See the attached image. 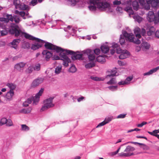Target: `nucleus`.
<instances>
[{
  "instance_id": "3c124183",
  "label": "nucleus",
  "mask_w": 159,
  "mask_h": 159,
  "mask_svg": "<svg viewBox=\"0 0 159 159\" xmlns=\"http://www.w3.org/2000/svg\"><path fill=\"white\" fill-rule=\"evenodd\" d=\"M25 12L24 11H20V12L19 15H20L22 17L23 19H25L27 18L25 16Z\"/></svg>"
},
{
  "instance_id": "0eeeda50",
  "label": "nucleus",
  "mask_w": 159,
  "mask_h": 159,
  "mask_svg": "<svg viewBox=\"0 0 159 159\" xmlns=\"http://www.w3.org/2000/svg\"><path fill=\"white\" fill-rule=\"evenodd\" d=\"M53 98L51 97L46 99L44 101V105L42 107L41 111L47 110L48 108L53 107L54 105L52 103Z\"/></svg>"
},
{
  "instance_id": "79ce46f5",
  "label": "nucleus",
  "mask_w": 159,
  "mask_h": 159,
  "mask_svg": "<svg viewBox=\"0 0 159 159\" xmlns=\"http://www.w3.org/2000/svg\"><path fill=\"white\" fill-rule=\"evenodd\" d=\"M133 79V76H128L127 77V78L125 80V81L126 82L127 85L129 84L130 83V81L132 80Z\"/></svg>"
},
{
  "instance_id": "69168bd1",
  "label": "nucleus",
  "mask_w": 159,
  "mask_h": 159,
  "mask_svg": "<svg viewBox=\"0 0 159 159\" xmlns=\"http://www.w3.org/2000/svg\"><path fill=\"white\" fill-rule=\"evenodd\" d=\"M70 2L72 4L75 5L79 2L80 1L78 0H71Z\"/></svg>"
},
{
  "instance_id": "f03ea898",
  "label": "nucleus",
  "mask_w": 159,
  "mask_h": 159,
  "mask_svg": "<svg viewBox=\"0 0 159 159\" xmlns=\"http://www.w3.org/2000/svg\"><path fill=\"white\" fill-rule=\"evenodd\" d=\"M10 33L14 34L15 36H22L24 35L25 37L30 40H41L40 39L34 37L32 35L25 32V31L21 26H19L16 24H12L9 30Z\"/></svg>"
},
{
  "instance_id": "4468645a",
  "label": "nucleus",
  "mask_w": 159,
  "mask_h": 159,
  "mask_svg": "<svg viewBox=\"0 0 159 159\" xmlns=\"http://www.w3.org/2000/svg\"><path fill=\"white\" fill-rule=\"evenodd\" d=\"M44 79L42 78H38L33 80L31 84L32 87L35 88L42 83Z\"/></svg>"
},
{
  "instance_id": "6e6552de",
  "label": "nucleus",
  "mask_w": 159,
  "mask_h": 159,
  "mask_svg": "<svg viewBox=\"0 0 159 159\" xmlns=\"http://www.w3.org/2000/svg\"><path fill=\"white\" fill-rule=\"evenodd\" d=\"M64 52L65 53V54L67 56V55H71V58L74 60L76 59H80L82 58L83 56L82 54L76 53L73 51L69 50L64 49Z\"/></svg>"
},
{
  "instance_id": "ea45409f",
  "label": "nucleus",
  "mask_w": 159,
  "mask_h": 159,
  "mask_svg": "<svg viewBox=\"0 0 159 159\" xmlns=\"http://www.w3.org/2000/svg\"><path fill=\"white\" fill-rule=\"evenodd\" d=\"M125 39L124 36L123 35H120V43L121 45L123 44L125 42Z\"/></svg>"
},
{
  "instance_id": "9b49d317",
  "label": "nucleus",
  "mask_w": 159,
  "mask_h": 159,
  "mask_svg": "<svg viewBox=\"0 0 159 159\" xmlns=\"http://www.w3.org/2000/svg\"><path fill=\"white\" fill-rule=\"evenodd\" d=\"M13 3L16 8L19 10H25L27 9L28 6L20 1V0H13Z\"/></svg>"
},
{
  "instance_id": "5fc2aeb1",
  "label": "nucleus",
  "mask_w": 159,
  "mask_h": 159,
  "mask_svg": "<svg viewBox=\"0 0 159 159\" xmlns=\"http://www.w3.org/2000/svg\"><path fill=\"white\" fill-rule=\"evenodd\" d=\"M126 115V114H120L117 116L116 118L117 119L124 118L125 117Z\"/></svg>"
},
{
  "instance_id": "7ed1b4c3",
  "label": "nucleus",
  "mask_w": 159,
  "mask_h": 159,
  "mask_svg": "<svg viewBox=\"0 0 159 159\" xmlns=\"http://www.w3.org/2000/svg\"><path fill=\"white\" fill-rule=\"evenodd\" d=\"M45 48L48 49L53 50L57 53H59L60 56L63 59L62 60L63 61V65L65 66H67L68 63L70 61V60L69 59L67 56L64 52V49L54 45L51 43L46 42L45 41L44 43Z\"/></svg>"
},
{
  "instance_id": "680f3d73",
  "label": "nucleus",
  "mask_w": 159,
  "mask_h": 159,
  "mask_svg": "<svg viewBox=\"0 0 159 159\" xmlns=\"http://www.w3.org/2000/svg\"><path fill=\"white\" fill-rule=\"evenodd\" d=\"M140 4L142 6H144L145 4V0H138Z\"/></svg>"
},
{
  "instance_id": "f704fd0d",
  "label": "nucleus",
  "mask_w": 159,
  "mask_h": 159,
  "mask_svg": "<svg viewBox=\"0 0 159 159\" xmlns=\"http://www.w3.org/2000/svg\"><path fill=\"white\" fill-rule=\"evenodd\" d=\"M22 48L24 49H29L30 48V44L28 42H24L22 44Z\"/></svg>"
},
{
  "instance_id": "b1692460",
  "label": "nucleus",
  "mask_w": 159,
  "mask_h": 159,
  "mask_svg": "<svg viewBox=\"0 0 159 159\" xmlns=\"http://www.w3.org/2000/svg\"><path fill=\"white\" fill-rule=\"evenodd\" d=\"M159 69V66H157L154 68L151 69L148 72L144 73L143 74L144 75H149L152 74L153 73L157 71Z\"/></svg>"
},
{
  "instance_id": "864d4df0",
  "label": "nucleus",
  "mask_w": 159,
  "mask_h": 159,
  "mask_svg": "<svg viewBox=\"0 0 159 159\" xmlns=\"http://www.w3.org/2000/svg\"><path fill=\"white\" fill-rule=\"evenodd\" d=\"M94 53L96 55H99L100 52V50L99 48H96L94 50Z\"/></svg>"
},
{
  "instance_id": "09e8293b",
  "label": "nucleus",
  "mask_w": 159,
  "mask_h": 159,
  "mask_svg": "<svg viewBox=\"0 0 159 159\" xmlns=\"http://www.w3.org/2000/svg\"><path fill=\"white\" fill-rule=\"evenodd\" d=\"M6 125L7 126H11L13 125L12 121L11 119H9L7 120V121Z\"/></svg>"
},
{
  "instance_id": "20e7f679",
  "label": "nucleus",
  "mask_w": 159,
  "mask_h": 159,
  "mask_svg": "<svg viewBox=\"0 0 159 159\" xmlns=\"http://www.w3.org/2000/svg\"><path fill=\"white\" fill-rule=\"evenodd\" d=\"M112 47L115 49L116 52L118 54H120L119 56L120 59H124L128 57L130 55L129 52L127 50H122L119 47L118 44L115 43H113Z\"/></svg>"
},
{
  "instance_id": "58836bf2",
  "label": "nucleus",
  "mask_w": 159,
  "mask_h": 159,
  "mask_svg": "<svg viewBox=\"0 0 159 159\" xmlns=\"http://www.w3.org/2000/svg\"><path fill=\"white\" fill-rule=\"evenodd\" d=\"M95 64L93 62L88 63L85 65V67L87 69H90L95 66Z\"/></svg>"
},
{
  "instance_id": "39448f33",
  "label": "nucleus",
  "mask_w": 159,
  "mask_h": 159,
  "mask_svg": "<svg viewBox=\"0 0 159 159\" xmlns=\"http://www.w3.org/2000/svg\"><path fill=\"white\" fill-rule=\"evenodd\" d=\"M135 150L134 147L130 146H128L123 152H121L118 154L119 156L120 157H129L134 155L133 152Z\"/></svg>"
},
{
  "instance_id": "a18cd8bd",
  "label": "nucleus",
  "mask_w": 159,
  "mask_h": 159,
  "mask_svg": "<svg viewBox=\"0 0 159 159\" xmlns=\"http://www.w3.org/2000/svg\"><path fill=\"white\" fill-rule=\"evenodd\" d=\"M113 119V117H110L106 118L105 120H104L106 124H107L111 121Z\"/></svg>"
},
{
  "instance_id": "ddd939ff",
  "label": "nucleus",
  "mask_w": 159,
  "mask_h": 159,
  "mask_svg": "<svg viewBox=\"0 0 159 159\" xmlns=\"http://www.w3.org/2000/svg\"><path fill=\"white\" fill-rule=\"evenodd\" d=\"M122 34L126 40L132 42H134V36L132 33H128L125 31H122Z\"/></svg>"
},
{
  "instance_id": "0e129e2a",
  "label": "nucleus",
  "mask_w": 159,
  "mask_h": 159,
  "mask_svg": "<svg viewBox=\"0 0 159 159\" xmlns=\"http://www.w3.org/2000/svg\"><path fill=\"white\" fill-rule=\"evenodd\" d=\"M121 3V2L118 0H115L113 2V4L114 5H120Z\"/></svg>"
},
{
  "instance_id": "13d9d810",
  "label": "nucleus",
  "mask_w": 159,
  "mask_h": 159,
  "mask_svg": "<svg viewBox=\"0 0 159 159\" xmlns=\"http://www.w3.org/2000/svg\"><path fill=\"white\" fill-rule=\"evenodd\" d=\"M116 10L120 13H122L123 11L122 8L120 7H118L116 8Z\"/></svg>"
},
{
  "instance_id": "72a5a7b5",
  "label": "nucleus",
  "mask_w": 159,
  "mask_h": 159,
  "mask_svg": "<svg viewBox=\"0 0 159 159\" xmlns=\"http://www.w3.org/2000/svg\"><path fill=\"white\" fill-rule=\"evenodd\" d=\"M14 21L16 24L19 23L21 20L20 17L17 15H14Z\"/></svg>"
},
{
  "instance_id": "c756f323",
  "label": "nucleus",
  "mask_w": 159,
  "mask_h": 159,
  "mask_svg": "<svg viewBox=\"0 0 159 159\" xmlns=\"http://www.w3.org/2000/svg\"><path fill=\"white\" fill-rule=\"evenodd\" d=\"M150 4L152 7H157L159 5V0H152Z\"/></svg>"
},
{
  "instance_id": "cd10ccee",
  "label": "nucleus",
  "mask_w": 159,
  "mask_h": 159,
  "mask_svg": "<svg viewBox=\"0 0 159 159\" xmlns=\"http://www.w3.org/2000/svg\"><path fill=\"white\" fill-rule=\"evenodd\" d=\"M96 60L97 61L102 63L104 62L106 60L104 56H99L96 58Z\"/></svg>"
},
{
  "instance_id": "a878e982",
  "label": "nucleus",
  "mask_w": 159,
  "mask_h": 159,
  "mask_svg": "<svg viewBox=\"0 0 159 159\" xmlns=\"http://www.w3.org/2000/svg\"><path fill=\"white\" fill-rule=\"evenodd\" d=\"M133 19L135 22H137L140 23L143 20V18L137 15H134L133 16Z\"/></svg>"
},
{
  "instance_id": "aec40b11",
  "label": "nucleus",
  "mask_w": 159,
  "mask_h": 159,
  "mask_svg": "<svg viewBox=\"0 0 159 159\" xmlns=\"http://www.w3.org/2000/svg\"><path fill=\"white\" fill-rule=\"evenodd\" d=\"M140 32V29L138 27H135L134 30V32L136 37L139 39H140L141 38Z\"/></svg>"
},
{
  "instance_id": "f8f14e48",
  "label": "nucleus",
  "mask_w": 159,
  "mask_h": 159,
  "mask_svg": "<svg viewBox=\"0 0 159 159\" xmlns=\"http://www.w3.org/2000/svg\"><path fill=\"white\" fill-rule=\"evenodd\" d=\"M41 40H35L34 41L36 43L34 44H33L32 45L31 48L33 50H36L40 48L41 47L43 46L45 42V41L40 39Z\"/></svg>"
},
{
  "instance_id": "9d476101",
  "label": "nucleus",
  "mask_w": 159,
  "mask_h": 159,
  "mask_svg": "<svg viewBox=\"0 0 159 159\" xmlns=\"http://www.w3.org/2000/svg\"><path fill=\"white\" fill-rule=\"evenodd\" d=\"M12 24H15L13 23H11L10 25L8 28L5 27V25L2 23H0V33L2 36L7 35L9 32L10 34L14 35V34L11 33L9 31L10 28Z\"/></svg>"
},
{
  "instance_id": "f3484780",
  "label": "nucleus",
  "mask_w": 159,
  "mask_h": 159,
  "mask_svg": "<svg viewBox=\"0 0 159 159\" xmlns=\"http://www.w3.org/2000/svg\"><path fill=\"white\" fill-rule=\"evenodd\" d=\"M42 54L44 57L47 61H49L51 57H52L53 53H51L47 50H44L42 52Z\"/></svg>"
},
{
  "instance_id": "bf43d9fd",
  "label": "nucleus",
  "mask_w": 159,
  "mask_h": 159,
  "mask_svg": "<svg viewBox=\"0 0 159 159\" xmlns=\"http://www.w3.org/2000/svg\"><path fill=\"white\" fill-rule=\"evenodd\" d=\"M118 84L119 85H127L126 84V82L125 81V80L124 81H121L120 82H119L118 83Z\"/></svg>"
},
{
  "instance_id": "a19ab883",
  "label": "nucleus",
  "mask_w": 159,
  "mask_h": 159,
  "mask_svg": "<svg viewBox=\"0 0 159 159\" xmlns=\"http://www.w3.org/2000/svg\"><path fill=\"white\" fill-rule=\"evenodd\" d=\"M41 65L39 63L36 64L34 67V70L39 71L40 69Z\"/></svg>"
},
{
  "instance_id": "1a4fd4ad",
  "label": "nucleus",
  "mask_w": 159,
  "mask_h": 159,
  "mask_svg": "<svg viewBox=\"0 0 159 159\" xmlns=\"http://www.w3.org/2000/svg\"><path fill=\"white\" fill-rule=\"evenodd\" d=\"M146 18L149 22H154L155 24L159 22V18L156 16L152 11H149L147 15Z\"/></svg>"
},
{
  "instance_id": "de8ad7c7",
  "label": "nucleus",
  "mask_w": 159,
  "mask_h": 159,
  "mask_svg": "<svg viewBox=\"0 0 159 159\" xmlns=\"http://www.w3.org/2000/svg\"><path fill=\"white\" fill-rule=\"evenodd\" d=\"M61 66H57L56 68L55 72L56 74H59L61 72Z\"/></svg>"
},
{
  "instance_id": "4c0bfd02",
  "label": "nucleus",
  "mask_w": 159,
  "mask_h": 159,
  "mask_svg": "<svg viewBox=\"0 0 159 159\" xmlns=\"http://www.w3.org/2000/svg\"><path fill=\"white\" fill-rule=\"evenodd\" d=\"M7 85L10 89V90L13 91L16 88V85L12 83H8L7 84Z\"/></svg>"
},
{
  "instance_id": "6e6d98bb",
  "label": "nucleus",
  "mask_w": 159,
  "mask_h": 159,
  "mask_svg": "<svg viewBox=\"0 0 159 159\" xmlns=\"http://www.w3.org/2000/svg\"><path fill=\"white\" fill-rule=\"evenodd\" d=\"M137 38V39L134 38V41L133 42H134V43H136L137 44H139L141 43V41L139 40V38Z\"/></svg>"
},
{
  "instance_id": "c03bdc74",
  "label": "nucleus",
  "mask_w": 159,
  "mask_h": 159,
  "mask_svg": "<svg viewBox=\"0 0 159 159\" xmlns=\"http://www.w3.org/2000/svg\"><path fill=\"white\" fill-rule=\"evenodd\" d=\"M108 88L112 91H115L117 90V86H109Z\"/></svg>"
},
{
  "instance_id": "49530a36",
  "label": "nucleus",
  "mask_w": 159,
  "mask_h": 159,
  "mask_svg": "<svg viewBox=\"0 0 159 159\" xmlns=\"http://www.w3.org/2000/svg\"><path fill=\"white\" fill-rule=\"evenodd\" d=\"M7 119L5 118H3L1 119L0 122V125H2L5 124H6Z\"/></svg>"
},
{
  "instance_id": "f257e3e1",
  "label": "nucleus",
  "mask_w": 159,
  "mask_h": 159,
  "mask_svg": "<svg viewBox=\"0 0 159 159\" xmlns=\"http://www.w3.org/2000/svg\"><path fill=\"white\" fill-rule=\"evenodd\" d=\"M88 8L91 11L96 13L97 9L102 11H107L108 13L112 12L113 9L106 0H89Z\"/></svg>"
},
{
  "instance_id": "a211bd4d",
  "label": "nucleus",
  "mask_w": 159,
  "mask_h": 159,
  "mask_svg": "<svg viewBox=\"0 0 159 159\" xmlns=\"http://www.w3.org/2000/svg\"><path fill=\"white\" fill-rule=\"evenodd\" d=\"M25 63L24 62H20L17 64L15 66V68L19 71H20L23 70L25 66Z\"/></svg>"
},
{
  "instance_id": "473e14b6",
  "label": "nucleus",
  "mask_w": 159,
  "mask_h": 159,
  "mask_svg": "<svg viewBox=\"0 0 159 159\" xmlns=\"http://www.w3.org/2000/svg\"><path fill=\"white\" fill-rule=\"evenodd\" d=\"M90 78L92 80L96 81H103L104 80V78H103L98 77L94 76H91Z\"/></svg>"
},
{
  "instance_id": "c85d7f7f",
  "label": "nucleus",
  "mask_w": 159,
  "mask_h": 159,
  "mask_svg": "<svg viewBox=\"0 0 159 159\" xmlns=\"http://www.w3.org/2000/svg\"><path fill=\"white\" fill-rule=\"evenodd\" d=\"M32 108L29 107L26 109H23L20 111V112L24 114H28L30 113L31 110Z\"/></svg>"
},
{
  "instance_id": "052dcab7",
  "label": "nucleus",
  "mask_w": 159,
  "mask_h": 159,
  "mask_svg": "<svg viewBox=\"0 0 159 159\" xmlns=\"http://www.w3.org/2000/svg\"><path fill=\"white\" fill-rule=\"evenodd\" d=\"M106 123L105 122L103 121L102 122L100 123L99 124L96 126V128H98L102 126L106 125Z\"/></svg>"
},
{
  "instance_id": "412c9836",
  "label": "nucleus",
  "mask_w": 159,
  "mask_h": 159,
  "mask_svg": "<svg viewBox=\"0 0 159 159\" xmlns=\"http://www.w3.org/2000/svg\"><path fill=\"white\" fill-rule=\"evenodd\" d=\"M14 95L13 91L10 90L8 92H7L6 95V98L9 100H12V97Z\"/></svg>"
},
{
  "instance_id": "dca6fc26",
  "label": "nucleus",
  "mask_w": 159,
  "mask_h": 159,
  "mask_svg": "<svg viewBox=\"0 0 159 159\" xmlns=\"http://www.w3.org/2000/svg\"><path fill=\"white\" fill-rule=\"evenodd\" d=\"M20 42V39H14L9 43V46L11 48L17 49L18 48V45Z\"/></svg>"
},
{
  "instance_id": "8fccbe9b",
  "label": "nucleus",
  "mask_w": 159,
  "mask_h": 159,
  "mask_svg": "<svg viewBox=\"0 0 159 159\" xmlns=\"http://www.w3.org/2000/svg\"><path fill=\"white\" fill-rule=\"evenodd\" d=\"M154 131L155 130H154L152 132L148 131V133L151 135L157 137L158 134H157L156 133V132H155Z\"/></svg>"
},
{
  "instance_id": "5701e85b",
  "label": "nucleus",
  "mask_w": 159,
  "mask_h": 159,
  "mask_svg": "<svg viewBox=\"0 0 159 159\" xmlns=\"http://www.w3.org/2000/svg\"><path fill=\"white\" fill-rule=\"evenodd\" d=\"M150 47V44L147 42H143L141 44V48L143 49H148Z\"/></svg>"
},
{
  "instance_id": "4d7b16f0",
  "label": "nucleus",
  "mask_w": 159,
  "mask_h": 159,
  "mask_svg": "<svg viewBox=\"0 0 159 159\" xmlns=\"http://www.w3.org/2000/svg\"><path fill=\"white\" fill-rule=\"evenodd\" d=\"M147 124V122L143 121V122H142L141 123L137 125V126L138 127H142L143 125L146 124Z\"/></svg>"
},
{
  "instance_id": "774afa93",
  "label": "nucleus",
  "mask_w": 159,
  "mask_h": 159,
  "mask_svg": "<svg viewBox=\"0 0 159 159\" xmlns=\"http://www.w3.org/2000/svg\"><path fill=\"white\" fill-rule=\"evenodd\" d=\"M155 37L159 38V30H157L155 33Z\"/></svg>"
},
{
  "instance_id": "7c9ffc66",
  "label": "nucleus",
  "mask_w": 159,
  "mask_h": 159,
  "mask_svg": "<svg viewBox=\"0 0 159 159\" xmlns=\"http://www.w3.org/2000/svg\"><path fill=\"white\" fill-rule=\"evenodd\" d=\"M111 75H108L107 76V77H112L115 76L119 75L118 73H117V71L116 70H111Z\"/></svg>"
},
{
  "instance_id": "e2e57ef3",
  "label": "nucleus",
  "mask_w": 159,
  "mask_h": 159,
  "mask_svg": "<svg viewBox=\"0 0 159 159\" xmlns=\"http://www.w3.org/2000/svg\"><path fill=\"white\" fill-rule=\"evenodd\" d=\"M149 4H148L147 3H145V4H144V6H143L145 7V9L148 10L150 9V6Z\"/></svg>"
},
{
  "instance_id": "2f4dec72",
  "label": "nucleus",
  "mask_w": 159,
  "mask_h": 159,
  "mask_svg": "<svg viewBox=\"0 0 159 159\" xmlns=\"http://www.w3.org/2000/svg\"><path fill=\"white\" fill-rule=\"evenodd\" d=\"M7 23L10 21L12 22L14 21V16H13L11 14H7L6 15Z\"/></svg>"
},
{
  "instance_id": "603ef678",
  "label": "nucleus",
  "mask_w": 159,
  "mask_h": 159,
  "mask_svg": "<svg viewBox=\"0 0 159 159\" xmlns=\"http://www.w3.org/2000/svg\"><path fill=\"white\" fill-rule=\"evenodd\" d=\"M34 69V67L32 66H30L28 67L27 69L28 72L30 73L32 72Z\"/></svg>"
},
{
  "instance_id": "bb28decb",
  "label": "nucleus",
  "mask_w": 159,
  "mask_h": 159,
  "mask_svg": "<svg viewBox=\"0 0 159 159\" xmlns=\"http://www.w3.org/2000/svg\"><path fill=\"white\" fill-rule=\"evenodd\" d=\"M132 5L134 9L137 11L139 8V4L137 1H133L132 3Z\"/></svg>"
},
{
  "instance_id": "6ab92c4d",
  "label": "nucleus",
  "mask_w": 159,
  "mask_h": 159,
  "mask_svg": "<svg viewBox=\"0 0 159 159\" xmlns=\"http://www.w3.org/2000/svg\"><path fill=\"white\" fill-rule=\"evenodd\" d=\"M147 30H148L147 32L148 36H151L154 34L155 29L153 26L149 25L148 27Z\"/></svg>"
},
{
  "instance_id": "e433bc0d",
  "label": "nucleus",
  "mask_w": 159,
  "mask_h": 159,
  "mask_svg": "<svg viewBox=\"0 0 159 159\" xmlns=\"http://www.w3.org/2000/svg\"><path fill=\"white\" fill-rule=\"evenodd\" d=\"M30 128L25 125H21V130L24 131H27L29 130Z\"/></svg>"
},
{
  "instance_id": "37998d69",
  "label": "nucleus",
  "mask_w": 159,
  "mask_h": 159,
  "mask_svg": "<svg viewBox=\"0 0 159 159\" xmlns=\"http://www.w3.org/2000/svg\"><path fill=\"white\" fill-rule=\"evenodd\" d=\"M76 68L75 66H71L69 69V71L70 72L74 73L76 71Z\"/></svg>"
},
{
  "instance_id": "338daca9",
  "label": "nucleus",
  "mask_w": 159,
  "mask_h": 159,
  "mask_svg": "<svg viewBox=\"0 0 159 159\" xmlns=\"http://www.w3.org/2000/svg\"><path fill=\"white\" fill-rule=\"evenodd\" d=\"M52 58L53 60H58L60 59V57L58 56H52Z\"/></svg>"
},
{
  "instance_id": "423d86ee",
  "label": "nucleus",
  "mask_w": 159,
  "mask_h": 159,
  "mask_svg": "<svg viewBox=\"0 0 159 159\" xmlns=\"http://www.w3.org/2000/svg\"><path fill=\"white\" fill-rule=\"evenodd\" d=\"M44 89L41 88L39 92L35 95V96L33 97L28 98L26 101V102L29 104H30L33 101V104L34 105H36L39 100V98L43 93Z\"/></svg>"
},
{
  "instance_id": "4be33fe9",
  "label": "nucleus",
  "mask_w": 159,
  "mask_h": 159,
  "mask_svg": "<svg viewBox=\"0 0 159 159\" xmlns=\"http://www.w3.org/2000/svg\"><path fill=\"white\" fill-rule=\"evenodd\" d=\"M125 11L129 13V16L130 17L131 15L134 14V11L130 5L126 6L125 9Z\"/></svg>"
},
{
  "instance_id": "393cba45",
  "label": "nucleus",
  "mask_w": 159,
  "mask_h": 159,
  "mask_svg": "<svg viewBox=\"0 0 159 159\" xmlns=\"http://www.w3.org/2000/svg\"><path fill=\"white\" fill-rule=\"evenodd\" d=\"M101 49L102 52L104 53H107L109 50V47L106 44L102 45L101 46Z\"/></svg>"
},
{
  "instance_id": "c9c22d12",
  "label": "nucleus",
  "mask_w": 159,
  "mask_h": 159,
  "mask_svg": "<svg viewBox=\"0 0 159 159\" xmlns=\"http://www.w3.org/2000/svg\"><path fill=\"white\" fill-rule=\"evenodd\" d=\"M117 83L116 79L115 78H112L109 81L107 82V84H114Z\"/></svg>"
},
{
  "instance_id": "2eb2a0df",
  "label": "nucleus",
  "mask_w": 159,
  "mask_h": 159,
  "mask_svg": "<svg viewBox=\"0 0 159 159\" xmlns=\"http://www.w3.org/2000/svg\"><path fill=\"white\" fill-rule=\"evenodd\" d=\"M84 54L87 55L89 60L90 61H93L95 59V55L92 53L91 51L90 50L87 49L84 51Z\"/></svg>"
}]
</instances>
